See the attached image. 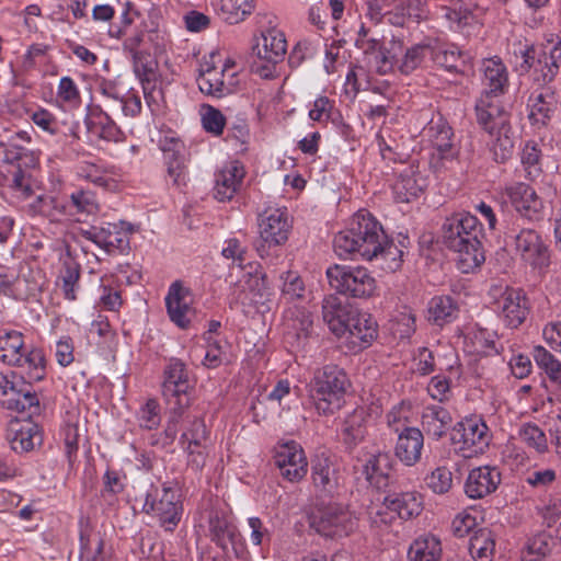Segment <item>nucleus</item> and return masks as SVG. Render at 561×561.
<instances>
[{
    "label": "nucleus",
    "instance_id": "nucleus-1",
    "mask_svg": "<svg viewBox=\"0 0 561 561\" xmlns=\"http://www.w3.org/2000/svg\"><path fill=\"white\" fill-rule=\"evenodd\" d=\"M481 236L478 218L469 213L453 214L443 224V243L458 254V267L462 273L472 272L485 261Z\"/></svg>",
    "mask_w": 561,
    "mask_h": 561
},
{
    "label": "nucleus",
    "instance_id": "nucleus-2",
    "mask_svg": "<svg viewBox=\"0 0 561 561\" xmlns=\"http://www.w3.org/2000/svg\"><path fill=\"white\" fill-rule=\"evenodd\" d=\"M386 238L380 222L365 209L358 210L345 230L335 234L333 248L340 257L371 261Z\"/></svg>",
    "mask_w": 561,
    "mask_h": 561
},
{
    "label": "nucleus",
    "instance_id": "nucleus-3",
    "mask_svg": "<svg viewBox=\"0 0 561 561\" xmlns=\"http://www.w3.org/2000/svg\"><path fill=\"white\" fill-rule=\"evenodd\" d=\"M350 387L344 369L330 364L314 371L309 383V397L319 414L331 415L342 407Z\"/></svg>",
    "mask_w": 561,
    "mask_h": 561
},
{
    "label": "nucleus",
    "instance_id": "nucleus-4",
    "mask_svg": "<svg viewBox=\"0 0 561 561\" xmlns=\"http://www.w3.org/2000/svg\"><path fill=\"white\" fill-rule=\"evenodd\" d=\"M327 276L332 288L350 297L367 298L376 290V280L365 267L334 265Z\"/></svg>",
    "mask_w": 561,
    "mask_h": 561
},
{
    "label": "nucleus",
    "instance_id": "nucleus-5",
    "mask_svg": "<svg viewBox=\"0 0 561 561\" xmlns=\"http://www.w3.org/2000/svg\"><path fill=\"white\" fill-rule=\"evenodd\" d=\"M163 375L162 396L167 410L184 411L191 403L190 392L193 389L186 365L181 359L171 358Z\"/></svg>",
    "mask_w": 561,
    "mask_h": 561
},
{
    "label": "nucleus",
    "instance_id": "nucleus-6",
    "mask_svg": "<svg viewBox=\"0 0 561 561\" xmlns=\"http://www.w3.org/2000/svg\"><path fill=\"white\" fill-rule=\"evenodd\" d=\"M310 526L321 536L341 538L357 528V518L342 504L330 503L318 508L310 518Z\"/></svg>",
    "mask_w": 561,
    "mask_h": 561
},
{
    "label": "nucleus",
    "instance_id": "nucleus-7",
    "mask_svg": "<svg viewBox=\"0 0 561 561\" xmlns=\"http://www.w3.org/2000/svg\"><path fill=\"white\" fill-rule=\"evenodd\" d=\"M182 511L180 495L172 486L163 484L161 494L153 485L147 491L142 512L146 514L153 513L165 530H174L181 520Z\"/></svg>",
    "mask_w": 561,
    "mask_h": 561
},
{
    "label": "nucleus",
    "instance_id": "nucleus-8",
    "mask_svg": "<svg viewBox=\"0 0 561 561\" xmlns=\"http://www.w3.org/2000/svg\"><path fill=\"white\" fill-rule=\"evenodd\" d=\"M508 239L513 242L515 253L534 268H542L549 265L550 253L548 247L535 229L512 227L506 232V240Z\"/></svg>",
    "mask_w": 561,
    "mask_h": 561
},
{
    "label": "nucleus",
    "instance_id": "nucleus-9",
    "mask_svg": "<svg viewBox=\"0 0 561 561\" xmlns=\"http://www.w3.org/2000/svg\"><path fill=\"white\" fill-rule=\"evenodd\" d=\"M450 440L463 457L470 458L489 446V427L481 419H465L453 427Z\"/></svg>",
    "mask_w": 561,
    "mask_h": 561
},
{
    "label": "nucleus",
    "instance_id": "nucleus-10",
    "mask_svg": "<svg viewBox=\"0 0 561 561\" xmlns=\"http://www.w3.org/2000/svg\"><path fill=\"white\" fill-rule=\"evenodd\" d=\"M291 221L286 210L274 209L261 219L260 239L254 243L261 257L268 255L271 247L284 244L288 240Z\"/></svg>",
    "mask_w": 561,
    "mask_h": 561
},
{
    "label": "nucleus",
    "instance_id": "nucleus-11",
    "mask_svg": "<svg viewBox=\"0 0 561 561\" xmlns=\"http://www.w3.org/2000/svg\"><path fill=\"white\" fill-rule=\"evenodd\" d=\"M274 462L280 476L289 482H299L308 471V460L301 445L295 440L278 443L274 448Z\"/></svg>",
    "mask_w": 561,
    "mask_h": 561
},
{
    "label": "nucleus",
    "instance_id": "nucleus-12",
    "mask_svg": "<svg viewBox=\"0 0 561 561\" xmlns=\"http://www.w3.org/2000/svg\"><path fill=\"white\" fill-rule=\"evenodd\" d=\"M209 536L222 551L228 554L230 550L237 558L244 554L242 536L232 519L219 511H211L208 519Z\"/></svg>",
    "mask_w": 561,
    "mask_h": 561
},
{
    "label": "nucleus",
    "instance_id": "nucleus-13",
    "mask_svg": "<svg viewBox=\"0 0 561 561\" xmlns=\"http://www.w3.org/2000/svg\"><path fill=\"white\" fill-rule=\"evenodd\" d=\"M287 53V42L285 34L276 28H268L261 34L256 43L252 46V56H255L262 62L253 64L252 70H270L278 62L285 59Z\"/></svg>",
    "mask_w": 561,
    "mask_h": 561
},
{
    "label": "nucleus",
    "instance_id": "nucleus-14",
    "mask_svg": "<svg viewBox=\"0 0 561 561\" xmlns=\"http://www.w3.org/2000/svg\"><path fill=\"white\" fill-rule=\"evenodd\" d=\"M311 480L321 496L332 497L340 489L341 473L336 460L322 453L311 460Z\"/></svg>",
    "mask_w": 561,
    "mask_h": 561
},
{
    "label": "nucleus",
    "instance_id": "nucleus-15",
    "mask_svg": "<svg viewBox=\"0 0 561 561\" xmlns=\"http://www.w3.org/2000/svg\"><path fill=\"white\" fill-rule=\"evenodd\" d=\"M495 304L503 322L511 329L520 327L530 312L529 300L520 289L506 287Z\"/></svg>",
    "mask_w": 561,
    "mask_h": 561
},
{
    "label": "nucleus",
    "instance_id": "nucleus-16",
    "mask_svg": "<svg viewBox=\"0 0 561 561\" xmlns=\"http://www.w3.org/2000/svg\"><path fill=\"white\" fill-rule=\"evenodd\" d=\"M159 148L163 152L168 165V174L173 184L181 187L186 184L185 146L174 136H163L159 140Z\"/></svg>",
    "mask_w": 561,
    "mask_h": 561
},
{
    "label": "nucleus",
    "instance_id": "nucleus-17",
    "mask_svg": "<svg viewBox=\"0 0 561 561\" xmlns=\"http://www.w3.org/2000/svg\"><path fill=\"white\" fill-rule=\"evenodd\" d=\"M501 479V472L496 467H477L466 479L465 493L470 499H483L497 490Z\"/></svg>",
    "mask_w": 561,
    "mask_h": 561
},
{
    "label": "nucleus",
    "instance_id": "nucleus-18",
    "mask_svg": "<svg viewBox=\"0 0 561 561\" xmlns=\"http://www.w3.org/2000/svg\"><path fill=\"white\" fill-rule=\"evenodd\" d=\"M355 308L344 304L336 295H328L322 300V318L330 331L336 336L346 334L347 324Z\"/></svg>",
    "mask_w": 561,
    "mask_h": 561
},
{
    "label": "nucleus",
    "instance_id": "nucleus-19",
    "mask_svg": "<svg viewBox=\"0 0 561 561\" xmlns=\"http://www.w3.org/2000/svg\"><path fill=\"white\" fill-rule=\"evenodd\" d=\"M477 123L490 136H493L497 128L510 124V113L500 100H489V96H481L476 104Z\"/></svg>",
    "mask_w": 561,
    "mask_h": 561
},
{
    "label": "nucleus",
    "instance_id": "nucleus-20",
    "mask_svg": "<svg viewBox=\"0 0 561 561\" xmlns=\"http://www.w3.org/2000/svg\"><path fill=\"white\" fill-rule=\"evenodd\" d=\"M507 196L516 211L529 220L539 218L542 208L541 199L529 185L518 182L506 187Z\"/></svg>",
    "mask_w": 561,
    "mask_h": 561
},
{
    "label": "nucleus",
    "instance_id": "nucleus-21",
    "mask_svg": "<svg viewBox=\"0 0 561 561\" xmlns=\"http://www.w3.org/2000/svg\"><path fill=\"white\" fill-rule=\"evenodd\" d=\"M424 435L417 427H404L398 435L394 455L405 466H414L421 460Z\"/></svg>",
    "mask_w": 561,
    "mask_h": 561
},
{
    "label": "nucleus",
    "instance_id": "nucleus-22",
    "mask_svg": "<svg viewBox=\"0 0 561 561\" xmlns=\"http://www.w3.org/2000/svg\"><path fill=\"white\" fill-rule=\"evenodd\" d=\"M520 53L524 59L523 66L534 68V70H551L553 67H560L561 42L554 44L548 43L547 45H533Z\"/></svg>",
    "mask_w": 561,
    "mask_h": 561
},
{
    "label": "nucleus",
    "instance_id": "nucleus-23",
    "mask_svg": "<svg viewBox=\"0 0 561 561\" xmlns=\"http://www.w3.org/2000/svg\"><path fill=\"white\" fill-rule=\"evenodd\" d=\"M188 290L180 282H174L165 297L167 311L170 320L181 329H187L191 323L193 309L186 301Z\"/></svg>",
    "mask_w": 561,
    "mask_h": 561
},
{
    "label": "nucleus",
    "instance_id": "nucleus-24",
    "mask_svg": "<svg viewBox=\"0 0 561 561\" xmlns=\"http://www.w3.org/2000/svg\"><path fill=\"white\" fill-rule=\"evenodd\" d=\"M245 171L238 161L231 162L215 175L214 197L219 202L230 201L242 184Z\"/></svg>",
    "mask_w": 561,
    "mask_h": 561
},
{
    "label": "nucleus",
    "instance_id": "nucleus-25",
    "mask_svg": "<svg viewBox=\"0 0 561 561\" xmlns=\"http://www.w3.org/2000/svg\"><path fill=\"white\" fill-rule=\"evenodd\" d=\"M385 508L408 520L421 514L422 496L416 492H389L382 501Z\"/></svg>",
    "mask_w": 561,
    "mask_h": 561
},
{
    "label": "nucleus",
    "instance_id": "nucleus-26",
    "mask_svg": "<svg viewBox=\"0 0 561 561\" xmlns=\"http://www.w3.org/2000/svg\"><path fill=\"white\" fill-rule=\"evenodd\" d=\"M450 412L440 404L424 407L421 415L422 432L433 439L442 438L450 427Z\"/></svg>",
    "mask_w": 561,
    "mask_h": 561
},
{
    "label": "nucleus",
    "instance_id": "nucleus-27",
    "mask_svg": "<svg viewBox=\"0 0 561 561\" xmlns=\"http://www.w3.org/2000/svg\"><path fill=\"white\" fill-rule=\"evenodd\" d=\"M351 342L365 348L377 337L378 325L369 313L359 312L355 309L353 317L348 321L347 331Z\"/></svg>",
    "mask_w": 561,
    "mask_h": 561
},
{
    "label": "nucleus",
    "instance_id": "nucleus-28",
    "mask_svg": "<svg viewBox=\"0 0 561 561\" xmlns=\"http://www.w3.org/2000/svg\"><path fill=\"white\" fill-rule=\"evenodd\" d=\"M366 422L367 414L363 408L355 409L345 417L341 433L343 445L348 453L364 440L367 433Z\"/></svg>",
    "mask_w": 561,
    "mask_h": 561
},
{
    "label": "nucleus",
    "instance_id": "nucleus-29",
    "mask_svg": "<svg viewBox=\"0 0 561 561\" xmlns=\"http://www.w3.org/2000/svg\"><path fill=\"white\" fill-rule=\"evenodd\" d=\"M286 321L288 328L294 331L296 346L304 348L313 333L312 313L304 307H294L287 310Z\"/></svg>",
    "mask_w": 561,
    "mask_h": 561
},
{
    "label": "nucleus",
    "instance_id": "nucleus-30",
    "mask_svg": "<svg viewBox=\"0 0 561 561\" xmlns=\"http://www.w3.org/2000/svg\"><path fill=\"white\" fill-rule=\"evenodd\" d=\"M425 186V180L416 175L412 167L400 173L399 179L393 184L396 201L399 203H410L416 198Z\"/></svg>",
    "mask_w": 561,
    "mask_h": 561
},
{
    "label": "nucleus",
    "instance_id": "nucleus-31",
    "mask_svg": "<svg viewBox=\"0 0 561 561\" xmlns=\"http://www.w3.org/2000/svg\"><path fill=\"white\" fill-rule=\"evenodd\" d=\"M383 72H347L345 79L346 91L354 94L359 91L370 90L374 93L386 94L389 89L387 80H379L374 75H382Z\"/></svg>",
    "mask_w": 561,
    "mask_h": 561
},
{
    "label": "nucleus",
    "instance_id": "nucleus-32",
    "mask_svg": "<svg viewBox=\"0 0 561 561\" xmlns=\"http://www.w3.org/2000/svg\"><path fill=\"white\" fill-rule=\"evenodd\" d=\"M409 561H439L442 558L440 540L434 535L416 538L408 551Z\"/></svg>",
    "mask_w": 561,
    "mask_h": 561
},
{
    "label": "nucleus",
    "instance_id": "nucleus-33",
    "mask_svg": "<svg viewBox=\"0 0 561 561\" xmlns=\"http://www.w3.org/2000/svg\"><path fill=\"white\" fill-rule=\"evenodd\" d=\"M457 302L450 296H435L428 302V321L443 327L458 316Z\"/></svg>",
    "mask_w": 561,
    "mask_h": 561
},
{
    "label": "nucleus",
    "instance_id": "nucleus-34",
    "mask_svg": "<svg viewBox=\"0 0 561 561\" xmlns=\"http://www.w3.org/2000/svg\"><path fill=\"white\" fill-rule=\"evenodd\" d=\"M468 550L474 561H492L495 551L493 533L488 528H480L470 537Z\"/></svg>",
    "mask_w": 561,
    "mask_h": 561
},
{
    "label": "nucleus",
    "instance_id": "nucleus-35",
    "mask_svg": "<svg viewBox=\"0 0 561 561\" xmlns=\"http://www.w3.org/2000/svg\"><path fill=\"white\" fill-rule=\"evenodd\" d=\"M489 142L490 151L496 163H505L514 152V136L511 124L497 128Z\"/></svg>",
    "mask_w": 561,
    "mask_h": 561
},
{
    "label": "nucleus",
    "instance_id": "nucleus-36",
    "mask_svg": "<svg viewBox=\"0 0 561 561\" xmlns=\"http://www.w3.org/2000/svg\"><path fill=\"white\" fill-rule=\"evenodd\" d=\"M392 460L388 453L378 451L369 456L363 465V473L370 484L379 486L380 479H388Z\"/></svg>",
    "mask_w": 561,
    "mask_h": 561
},
{
    "label": "nucleus",
    "instance_id": "nucleus-37",
    "mask_svg": "<svg viewBox=\"0 0 561 561\" xmlns=\"http://www.w3.org/2000/svg\"><path fill=\"white\" fill-rule=\"evenodd\" d=\"M428 137L433 147L437 150L442 159H448L454 156L453 152V130L447 123L439 119L438 122L432 121L427 128Z\"/></svg>",
    "mask_w": 561,
    "mask_h": 561
},
{
    "label": "nucleus",
    "instance_id": "nucleus-38",
    "mask_svg": "<svg viewBox=\"0 0 561 561\" xmlns=\"http://www.w3.org/2000/svg\"><path fill=\"white\" fill-rule=\"evenodd\" d=\"M196 82L207 95L220 98L234 91V82H226L225 72H198Z\"/></svg>",
    "mask_w": 561,
    "mask_h": 561
},
{
    "label": "nucleus",
    "instance_id": "nucleus-39",
    "mask_svg": "<svg viewBox=\"0 0 561 561\" xmlns=\"http://www.w3.org/2000/svg\"><path fill=\"white\" fill-rule=\"evenodd\" d=\"M81 267L72 259L62 262L61 270L58 275L57 285L61 284L64 296L68 300H76V289L79 287Z\"/></svg>",
    "mask_w": 561,
    "mask_h": 561
},
{
    "label": "nucleus",
    "instance_id": "nucleus-40",
    "mask_svg": "<svg viewBox=\"0 0 561 561\" xmlns=\"http://www.w3.org/2000/svg\"><path fill=\"white\" fill-rule=\"evenodd\" d=\"M14 366L27 367V382L41 381L46 375V359L42 348L33 347L26 354L21 355L19 364Z\"/></svg>",
    "mask_w": 561,
    "mask_h": 561
},
{
    "label": "nucleus",
    "instance_id": "nucleus-41",
    "mask_svg": "<svg viewBox=\"0 0 561 561\" xmlns=\"http://www.w3.org/2000/svg\"><path fill=\"white\" fill-rule=\"evenodd\" d=\"M43 438L38 426L33 423H27L15 431L10 443L14 451L26 453L33 450L35 446H39Z\"/></svg>",
    "mask_w": 561,
    "mask_h": 561
},
{
    "label": "nucleus",
    "instance_id": "nucleus-42",
    "mask_svg": "<svg viewBox=\"0 0 561 561\" xmlns=\"http://www.w3.org/2000/svg\"><path fill=\"white\" fill-rule=\"evenodd\" d=\"M23 346L22 333L18 331L7 332L0 336V359L12 366L19 364Z\"/></svg>",
    "mask_w": 561,
    "mask_h": 561
},
{
    "label": "nucleus",
    "instance_id": "nucleus-43",
    "mask_svg": "<svg viewBox=\"0 0 561 561\" xmlns=\"http://www.w3.org/2000/svg\"><path fill=\"white\" fill-rule=\"evenodd\" d=\"M80 556L85 561H115L104 552V540L100 536L93 538L87 531L80 533Z\"/></svg>",
    "mask_w": 561,
    "mask_h": 561
},
{
    "label": "nucleus",
    "instance_id": "nucleus-44",
    "mask_svg": "<svg viewBox=\"0 0 561 561\" xmlns=\"http://www.w3.org/2000/svg\"><path fill=\"white\" fill-rule=\"evenodd\" d=\"M130 226L128 225L127 230L119 229L116 224H107L103 227V239L101 248L107 253L115 251L124 252L129 248V233Z\"/></svg>",
    "mask_w": 561,
    "mask_h": 561
},
{
    "label": "nucleus",
    "instance_id": "nucleus-45",
    "mask_svg": "<svg viewBox=\"0 0 561 561\" xmlns=\"http://www.w3.org/2000/svg\"><path fill=\"white\" fill-rule=\"evenodd\" d=\"M533 357L550 381L561 385V363L543 346L537 345L533 350Z\"/></svg>",
    "mask_w": 561,
    "mask_h": 561
},
{
    "label": "nucleus",
    "instance_id": "nucleus-46",
    "mask_svg": "<svg viewBox=\"0 0 561 561\" xmlns=\"http://www.w3.org/2000/svg\"><path fill=\"white\" fill-rule=\"evenodd\" d=\"M254 9L253 0H221V13L229 24H238Z\"/></svg>",
    "mask_w": 561,
    "mask_h": 561
},
{
    "label": "nucleus",
    "instance_id": "nucleus-47",
    "mask_svg": "<svg viewBox=\"0 0 561 561\" xmlns=\"http://www.w3.org/2000/svg\"><path fill=\"white\" fill-rule=\"evenodd\" d=\"M248 275L247 285L250 291L253 293L254 302L264 306L271 300V296L273 295L266 274L256 268L254 272H249Z\"/></svg>",
    "mask_w": 561,
    "mask_h": 561
},
{
    "label": "nucleus",
    "instance_id": "nucleus-48",
    "mask_svg": "<svg viewBox=\"0 0 561 561\" xmlns=\"http://www.w3.org/2000/svg\"><path fill=\"white\" fill-rule=\"evenodd\" d=\"M540 159L541 151L537 144L534 141L526 142L520 153V160L528 180L533 181L541 174Z\"/></svg>",
    "mask_w": 561,
    "mask_h": 561
},
{
    "label": "nucleus",
    "instance_id": "nucleus-49",
    "mask_svg": "<svg viewBox=\"0 0 561 561\" xmlns=\"http://www.w3.org/2000/svg\"><path fill=\"white\" fill-rule=\"evenodd\" d=\"M404 251L389 240L388 237L381 241V249L377 251V256L383 261L382 268L389 272H396L402 264Z\"/></svg>",
    "mask_w": 561,
    "mask_h": 561
},
{
    "label": "nucleus",
    "instance_id": "nucleus-50",
    "mask_svg": "<svg viewBox=\"0 0 561 561\" xmlns=\"http://www.w3.org/2000/svg\"><path fill=\"white\" fill-rule=\"evenodd\" d=\"M33 207L38 214L53 221H57L60 216L69 214L68 204L54 196H38Z\"/></svg>",
    "mask_w": 561,
    "mask_h": 561
},
{
    "label": "nucleus",
    "instance_id": "nucleus-51",
    "mask_svg": "<svg viewBox=\"0 0 561 561\" xmlns=\"http://www.w3.org/2000/svg\"><path fill=\"white\" fill-rule=\"evenodd\" d=\"M5 405L10 410H15L18 412H30V414H35L39 412V401L34 391L32 389H20L18 390V397H12L8 399Z\"/></svg>",
    "mask_w": 561,
    "mask_h": 561
},
{
    "label": "nucleus",
    "instance_id": "nucleus-52",
    "mask_svg": "<svg viewBox=\"0 0 561 561\" xmlns=\"http://www.w3.org/2000/svg\"><path fill=\"white\" fill-rule=\"evenodd\" d=\"M68 209L69 215H91L98 211L99 205L92 192L81 190L71 194L70 202L68 203Z\"/></svg>",
    "mask_w": 561,
    "mask_h": 561
},
{
    "label": "nucleus",
    "instance_id": "nucleus-53",
    "mask_svg": "<svg viewBox=\"0 0 561 561\" xmlns=\"http://www.w3.org/2000/svg\"><path fill=\"white\" fill-rule=\"evenodd\" d=\"M282 295L288 300L301 299L305 294V284L297 272L287 271L280 274Z\"/></svg>",
    "mask_w": 561,
    "mask_h": 561
},
{
    "label": "nucleus",
    "instance_id": "nucleus-54",
    "mask_svg": "<svg viewBox=\"0 0 561 561\" xmlns=\"http://www.w3.org/2000/svg\"><path fill=\"white\" fill-rule=\"evenodd\" d=\"M426 485L436 494H445L453 486V473L446 467H438L425 479Z\"/></svg>",
    "mask_w": 561,
    "mask_h": 561
},
{
    "label": "nucleus",
    "instance_id": "nucleus-55",
    "mask_svg": "<svg viewBox=\"0 0 561 561\" xmlns=\"http://www.w3.org/2000/svg\"><path fill=\"white\" fill-rule=\"evenodd\" d=\"M440 13L444 19L455 24L457 28H462L468 25L469 20L472 18V12L459 2L453 5L442 7Z\"/></svg>",
    "mask_w": 561,
    "mask_h": 561
},
{
    "label": "nucleus",
    "instance_id": "nucleus-56",
    "mask_svg": "<svg viewBox=\"0 0 561 561\" xmlns=\"http://www.w3.org/2000/svg\"><path fill=\"white\" fill-rule=\"evenodd\" d=\"M203 60L199 70H228L236 66L234 59L221 49L211 50Z\"/></svg>",
    "mask_w": 561,
    "mask_h": 561
},
{
    "label": "nucleus",
    "instance_id": "nucleus-57",
    "mask_svg": "<svg viewBox=\"0 0 561 561\" xmlns=\"http://www.w3.org/2000/svg\"><path fill=\"white\" fill-rule=\"evenodd\" d=\"M139 424L147 430H153L159 426L161 417L159 413V403L154 399H149L138 413Z\"/></svg>",
    "mask_w": 561,
    "mask_h": 561
},
{
    "label": "nucleus",
    "instance_id": "nucleus-58",
    "mask_svg": "<svg viewBox=\"0 0 561 561\" xmlns=\"http://www.w3.org/2000/svg\"><path fill=\"white\" fill-rule=\"evenodd\" d=\"M317 57V46L308 41L298 42L288 56V65L290 68H298L306 59Z\"/></svg>",
    "mask_w": 561,
    "mask_h": 561
},
{
    "label": "nucleus",
    "instance_id": "nucleus-59",
    "mask_svg": "<svg viewBox=\"0 0 561 561\" xmlns=\"http://www.w3.org/2000/svg\"><path fill=\"white\" fill-rule=\"evenodd\" d=\"M520 438L538 453H543L547 449L546 435L537 425L526 424L520 430Z\"/></svg>",
    "mask_w": 561,
    "mask_h": 561
},
{
    "label": "nucleus",
    "instance_id": "nucleus-60",
    "mask_svg": "<svg viewBox=\"0 0 561 561\" xmlns=\"http://www.w3.org/2000/svg\"><path fill=\"white\" fill-rule=\"evenodd\" d=\"M202 123L206 131L219 136L224 131L226 118L219 110L208 106L206 112L203 114Z\"/></svg>",
    "mask_w": 561,
    "mask_h": 561
},
{
    "label": "nucleus",
    "instance_id": "nucleus-61",
    "mask_svg": "<svg viewBox=\"0 0 561 561\" xmlns=\"http://www.w3.org/2000/svg\"><path fill=\"white\" fill-rule=\"evenodd\" d=\"M488 80V88L482 96H489V100H499L508 89L507 72H494Z\"/></svg>",
    "mask_w": 561,
    "mask_h": 561
},
{
    "label": "nucleus",
    "instance_id": "nucleus-62",
    "mask_svg": "<svg viewBox=\"0 0 561 561\" xmlns=\"http://www.w3.org/2000/svg\"><path fill=\"white\" fill-rule=\"evenodd\" d=\"M377 144L380 149V153L383 159H396L392 154H397V150L399 149V144L394 138H392L390 134V129L388 127H381L377 134Z\"/></svg>",
    "mask_w": 561,
    "mask_h": 561
},
{
    "label": "nucleus",
    "instance_id": "nucleus-63",
    "mask_svg": "<svg viewBox=\"0 0 561 561\" xmlns=\"http://www.w3.org/2000/svg\"><path fill=\"white\" fill-rule=\"evenodd\" d=\"M431 53V49L427 45H415L412 48L408 49L404 54V58L401 65V69H410L414 70L421 67L423 59L426 54Z\"/></svg>",
    "mask_w": 561,
    "mask_h": 561
},
{
    "label": "nucleus",
    "instance_id": "nucleus-64",
    "mask_svg": "<svg viewBox=\"0 0 561 561\" xmlns=\"http://www.w3.org/2000/svg\"><path fill=\"white\" fill-rule=\"evenodd\" d=\"M182 443L192 442L195 444L206 443L208 439V431L203 420L194 419L191 426L182 434Z\"/></svg>",
    "mask_w": 561,
    "mask_h": 561
}]
</instances>
